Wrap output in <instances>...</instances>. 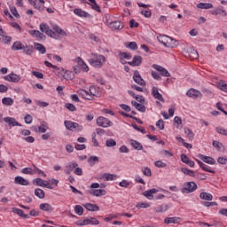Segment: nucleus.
Here are the masks:
<instances>
[{
    "instance_id": "nucleus-5",
    "label": "nucleus",
    "mask_w": 227,
    "mask_h": 227,
    "mask_svg": "<svg viewBox=\"0 0 227 227\" xmlns=\"http://www.w3.org/2000/svg\"><path fill=\"white\" fill-rule=\"evenodd\" d=\"M96 123L98 127H102L103 129H107L108 127H113V121H111L109 119L99 116L96 120Z\"/></svg>"
},
{
    "instance_id": "nucleus-46",
    "label": "nucleus",
    "mask_w": 227,
    "mask_h": 227,
    "mask_svg": "<svg viewBox=\"0 0 227 227\" xmlns=\"http://www.w3.org/2000/svg\"><path fill=\"white\" fill-rule=\"evenodd\" d=\"M168 38H169V36L168 35H159L157 37V40L160 42V43H162V45L166 46V43H168Z\"/></svg>"
},
{
    "instance_id": "nucleus-53",
    "label": "nucleus",
    "mask_w": 227,
    "mask_h": 227,
    "mask_svg": "<svg viewBox=\"0 0 227 227\" xmlns=\"http://www.w3.org/2000/svg\"><path fill=\"white\" fill-rule=\"evenodd\" d=\"M215 130L217 134H221V136H227V129L223 127H216Z\"/></svg>"
},
{
    "instance_id": "nucleus-47",
    "label": "nucleus",
    "mask_w": 227,
    "mask_h": 227,
    "mask_svg": "<svg viewBox=\"0 0 227 227\" xmlns=\"http://www.w3.org/2000/svg\"><path fill=\"white\" fill-rule=\"evenodd\" d=\"M2 104H4V106H13V98H4L2 99Z\"/></svg>"
},
{
    "instance_id": "nucleus-50",
    "label": "nucleus",
    "mask_w": 227,
    "mask_h": 227,
    "mask_svg": "<svg viewBox=\"0 0 227 227\" xmlns=\"http://www.w3.org/2000/svg\"><path fill=\"white\" fill-rule=\"evenodd\" d=\"M126 47L131 51H137V43L136 42L127 43Z\"/></svg>"
},
{
    "instance_id": "nucleus-4",
    "label": "nucleus",
    "mask_w": 227,
    "mask_h": 227,
    "mask_svg": "<svg viewBox=\"0 0 227 227\" xmlns=\"http://www.w3.org/2000/svg\"><path fill=\"white\" fill-rule=\"evenodd\" d=\"M39 29L41 31V33H45V35H47V36H50L51 38H55V40H58V37L56 33L54 31H52V29H51V27H49V25H47L46 23H41L39 26Z\"/></svg>"
},
{
    "instance_id": "nucleus-29",
    "label": "nucleus",
    "mask_w": 227,
    "mask_h": 227,
    "mask_svg": "<svg viewBox=\"0 0 227 227\" xmlns=\"http://www.w3.org/2000/svg\"><path fill=\"white\" fill-rule=\"evenodd\" d=\"M40 210H43V212H52L54 208L49 203H43L39 206Z\"/></svg>"
},
{
    "instance_id": "nucleus-57",
    "label": "nucleus",
    "mask_w": 227,
    "mask_h": 227,
    "mask_svg": "<svg viewBox=\"0 0 227 227\" xmlns=\"http://www.w3.org/2000/svg\"><path fill=\"white\" fill-rule=\"evenodd\" d=\"M11 12L16 19H20V14L17 12V8L14 6L10 7Z\"/></svg>"
},
{
    "instance_id": "nucleus-19",
    "label": "nucleus",
    "mask_w": 227,
    "mask_h": 227,
    "mask_svg": "<svg viewBox=\"0 0 227 227\" xmlns=\"http://www.w3.org/2000/svg\"><path fill=\"white\" fill-rule=\"evenodd\" d=\"M28 33L32 36H35V38H37V40H45L46 38L44 34L40 32L39 30H29Z\"/></svg>"
},
{
    "instance_id": "nucleus-21",
    "label": "nucleus",
    "mask_w": 227,
    "mask_h": 227,
    "mask_svg": "<svg viewBox=\"0 0 227 227\" xmlns=\"http://www.w3.org/2000/svg\"><path fill=\"white\" fill-rule=\"evenodd\" d=\"M157 192H159V190L153 188L151 190L144 192L143 196L147 198V200H153V194H157Z\"/></svg>"
},
{
    "instance_id": "nucleus-30",
    "label": "nucleus",
    "mask_w": 227,
    "mask_h": 227,
    "mask_svg": "<svg viewBox=\"0 0 227 227\" xmlns=\"http://www.w3.org/2000/svg\"><path fill=\"white\" fill-rule=\"evenodd\" d=\"M63 79L68 81L69 79H75V74L72 71L65 70L64 74H62Z\"/></svg>"
},
{
    "instance_id": "nucleus-41",
    "label": "nucleus",
    "mask_w": 227,
    "mask_h": 227,
    "mask_svg": "<svg viewBox=\"0 0 227 227\" xmlns=\"http://www.w3.org/2000/svg\"><path fill=\"white\" fill-rule=\"evenodd\" d=\"M184 134L186 135V137L189 139V141H192L194 139V133L191 129H184Z\"/></svg>"
},
{
    "instance_id": "nucleus-54",
    "label": "nucleus",
    "mask_w": 227,
    "mask_h": 227,
    "mask_svg": "<svg viewBox=\"0 0 227 227\" xmlns=\"http://www.w3.org/2000/svg\"><path fill=\"white\" fill-rule=\"evenodd\" d=\"M106 145L108 148H113V146H116V141L114 139L110 138V139L106 140Z\"/></svg>"
},
{
    "instance_id": "nucleus-55",
    "label": "nucleus",
    "mask_w": 227,
    "mask_h": 227,
    "mask_svg": "<svg viewBox=\"0 0 227 227\" xmlns=\"http://www.w3.org/2000/svg\"><path fill=\"white\" fill-rule=\"evenodd\" d=\"M149 207H150V203L148 202H139L136 206L137 208H149Z\"/></svg>"
},
{
    "instance_id": "nucleus-15",
    "label": "nucleus",
    "mask_w": 227,
    "mask_h": 227,
    "mask_svg": "<svg viewBox=\"0 0 227 227\" xmlns=\"http://www.w3.org/2000/svg\"><path fill=\"white\" fill-rule=\"evenodd\" d=\"M143 63V57L136 55L131 62H128L130 67H139Z\"/></svg>"
},
{
    "instance_id": "nucleus-60",
    "label": "nucleus",
    "mask_w": 227,
    "mask_h": 227,
    "mask_svg": "<svg viewBox=\"0 0 227 227\" xmlns=\"http://www.w3.org/2000/svg\"><path fill=\"white\" fill-rule=\"evenodd\" d=\"M35 184L36 185H38L39 187H43L44 184H45V181H43V179L42 178H35L34 180Z\"/></svg>"
},
{
    "instance_id": "nucleus-48",
    "label": "nucleus",
    "mask_w": 227,
    "mask_h": 227,
    "mask_svg": "<svg viewBox=\"0 0 227 227\" xmlns=\"http://www.w3.org/2000/svg\"><path fill=\"white\" fill-rule=\"evenodd\" d=\"M181 171H182V173H184V175H188V176H196V173H194V171L193 170H189V169H187V168H181Z\"/></svg>"
},
{
    "instance_id": "nucleus-33",
    "label": "nucleus",
    "mask_w": 227,
    "mask_h": 227,
    "mask_svg": "<svg viewBox=\"0 0 227 227\" xmlns=\"http://www.w3.org/2000/svg\"><path fill=\"white\" fill-rule=\"evenodd\" d=\"M165 47H168L170 49H173V48L176 47V40L168 36V38L167 39V43L165 44Z\"/></svg>"
},
{
    "instance_id": "nucleus-26",
    "label": "nucleus",
    "mask_w": 227,
    "mask_h": 227,
    "mask_svg": "<svg viewBox=\"0 0 227 227\" xmlns=\"http://www.w3.org/2000/svg\"><path fill=\"white\" fill-rule=\"evenodd\" d=\"M12 210L13 214H17V215H20V217H23V219H29V215L24 214V211L22 209L12 207Z\"/></svg>"
},
{
    "instance_id": "nucleus-61",
    "label": "nucleus",
    "mask_w": 227,
    "mask_h": 227,
    "mask_svg": "<svg viewBox=\"0 0 227 227\" xmlns=\"http://www.w3.org/2000/svg\"><path fill=\"white\" fill-rule=\"evenodd\" d=\"M201 205L203 207H217V202H208V201H201Z\"/></svg>"
},
{
    "instance_id": "nucleus-43",
    "label": "nucleus",
    "mask_w": 227,
    "mask_h": 227,
    "mask_svg": "<svg viewBox=\"0 0 227 227\" xmlns=\"http://www.w3.org/2000/svg\"><path fill=\"white\" fill-rule=\"evenodd\" d=\"M53 74H55V75H62L63 74H65V68L63 67H58V66L53 67Z\"/></svg>"
},
{
    "instance_id": "nucleus-13",
    "label": "nucleus",
    "mask_w": 227,
    "mask_h": 227,
    "mask_svg": "<svg viewBox=\"0 0 227 227\" xmlns=\"http://www.w3.org/2000/svg\"><path fill=\"white\" fill-rule=\"evenodd\" d=\"M165 224H179V223H182L181 217H167L164 219Z\"/></svg>"
},
{
    "instance_id": "nucleus-10",
    "label": "nucleus",
    "mask_w": 227,
    "mask_h": 227,
    "mask_svg": "<svg viewBox=\"0 0 227 227\" xmlns=\"http://www.w3.org/2000/svg\"><path fill=\"white\" fill-rule=\"evenodd\" d=\"M88 224L97 225L100 224V222L95 217L86 218L80 223V226H86Z\"/></svg>"
},
{
    "instance_id": "nucleus-25",
    "label": "nucleus",
    "mask_w": 227,
    "mask_h": 227,
    "mask_svg": "<svg viewBox=\"0 0 227 227\" xmlns=\"http://www.w3.org/2000/svg\"><path fill=\"white\" fill-rule=\"evenodd\" d=\"M90 194H91L92 196L100 197L106 196V194H107V192H106V190L103 189L90 190Z\"/></svg>"
},
{
    "instance_id": "nucleus-12",
    "label": "nucleus",
    "mask_w": 227,
    "mask_h": 227,
    "mask_svg": "<svg viewBox=\"0 0 227 227\" xmlns=\"http://www.w3.org/2000/svg\"><path fill=\"white\" fill-rule=\"evenodd\" d=\"M145 103H138L137 101H131V105L137 111H139L140 113H146V106L144 105Z\"/></svg>"
},
{
    "instance_id": "nucleus-7",
    "label": "nucleus",
    "mask_w": 227,
    "mask_h": 227,
    "mask_svg": "<svg viewBox=\"0 0 227 227\" xmlns=\"http://www.w3.org/2000/svg\"><path fill=\"white\" fill-rule=\"evenodd\" d=\"M4 81H8L9 82H20V75L17 74L11 73L8 75L4 77Z\"/></svg>"
},
{
    "instance_id": "nucleus-62",
    "label": "nucleus",
    "mask_w": 227,
    "mask_h": 227,
    "mask_svg": "<svg viewBox=\"0 0 227 227\" xmlns=\"http://www.w3.org/2000/svg\"><path fill=\"white\" fill-rule=\"evenodd\" d=\"M154 166H156V168H166L168 164L164 163L162 160H157L154 162Z\"/></svg>"
},
{
    "instance_id": "nucleus-22",
    "label": "nucleus",
    "mask_w": 227,
    "mask_h": 227,
    "mask_svg": "<svg viewBox=\"0 0 227 227\" xmlns=\"http://www.w3.org/2000/svg\"><path fill=\"white\" fill-rule=\"evenodd\" d=\"M14 184H16L17 185H29V181H27V179H25L22 176H16L14 178Z\"/></svg>"
},
{
    "instance_id": "nucleus-42",
    "label": "nucleus",
    "mask_w": 227,
    "mask_h": 227,
    "mask_svg": "<svg viewBox=\"0 0 227 227\" xmlns=\"http://www.w3.org/2000/svg\"><path fill=\"white\" fill-rule=\"evenodd\" d=\"M98 160H99L97 156H90L87 160V162L90 164V167H93V166H95V164H98Z\"/></svg>"
},
{
    "instance_id": "nucleus-36",
    "label": "nucleus",
    "mask_w": 227,
    "mask_h": 227,
    "mask_svg": "<svg viewBox=\"0 0 227 227\" xmlns=\"http://www.w3.org/2000/svg\"><path fill=\"white\" fill-rule=\"evenodd\" d=\"M77 63L80 66L81 70H82L83 72H88V70H90V68L88 67V65H86V63L82 61V59L78 58Z\"/></svg>"
},
{
    "instance_id": "nucleus-31",
    "label": "nucleus",
    "mask_w": 227,
    "mask_h": 227,
    "mask_svg": "<svg viewBox=\"0 0 227 227\" xmlns=\"http://www.w3.org/2000/svg\"><path fill=\"white\" fill-rule=\"evenodd\" d=\"M34 45L35 51H38V52H40L41 54H45V52H47V49H45V46H43V44L40 43H35Z\"/></svg>"
},
{
    "instance_id": "nucleus-34",
    "label": "nucleus",
    "mask_w": 227,
    "mask_h": 227,
    "mask_svg": "<svg viewBox=\"0 0 227 227\" xmlns=\"http://www.w3.org/2000/svg\"><path fill=\"white\" fill-rule=\"evenodd\" d=\"M196 161L198 162L200 168H201V169H203V171H207V173H213V174L215 173V171L207 168V165L205 163H203L201 160H196Z\"/></svg>"
},
{
    "instance_id": "nucleus-64",
    "label": "nucleus",
    "mask_w": 227,
    "mask_h": 227,
    "mask_svg": "<svg viewBox=\"0 0 227 227\" xmlns=\"http://www.w3.org/2000/svg\"><path fill=\"white\" fill-rule=\"evenodd\" d=\"M120 187H124L125 189H127V187H129V185H130V182L127 181V180H122L119 183Z\"/></svg>"
},
{
    "instance_id": "nucleus-32",
    "label": "nucleus",
    "mask_w": 227,
    "mask_h": 227,
    "mask_svg": "<svg viewBox=\"0 0 227 227\" xmlns=\"http://www.w3.org/2000/svg\"><path fill=\"white\" fill-rule=\"evenodd\" d=\"M197 8H199L200 10H210L212 8H214V4H210V3H200L197 4Z\"/></svg>"
},
{
    "instance_id": "nucleus-14",
    "label": "nucleus",
    "mask_w": 227,
    "mask_h": 227,
    "mask_svg": "<svg viewBox=\"0 0 227 227\" xmlns=\"http://www.w3.org/2000/svg\"><path fill=\"white\" fill-rule=\"evenodd\" d=\"M77 93H78V95L82 97V98H84L85 100H93V95H91L90 92H88V90L80 89L77 91Z\"/></svg>"
},
{
    "instance_id": "nucleus-2",
    "label": "nucleus",
    "mask_w": 227,
    "mask_h": 227,
    "mask_svg": "<svg viewBox=\"0 0 227 227\" xmlns=\"http://www.w3.org/2000/svg\"><path fill=\"white\" fill-rule=\"evenodd\" d=\"M196 189H198V184L194 182H186L184 184L181 192L182 194H191V192H194Z\"/></svg>"
},
{
    "instance_id": "nucleus-39",
    "label": "nucleus",
    "mask_w": 227,
    "mask_h": 227,
    "mask_svg": "<svg viewBox=\"0 0 227 227\" xmlns=\"http://www.w3.org/2000/svg\"><path fill=\"white\" fill-rule=\"evenodd\" d=\"M35 195L40 200H43V198H45V192L40 188H36L35 190Z\"/></svg>"
},
{
    "instance_id": "nucleus-35",
    "label": "nucleus",
    "mask_w": 227,
    "mask_h": 227,
    "mask_svg": "<svg viewBox=\"0 0 227 227\" xmlns=\"http://www.w3.org/2000/svg\"><path fill=\"white\" fill-rule=\"evenodd\" d=\"M22 49H24V45L20 41L14 42L12 46V51H22Z\"/></svg>"
},
{
    "instance_id": "nucleus-51",
    "label": "nucleus",
    "mask_w": 227,
    "mask_h": 227,
    "mask_svg": "<svg viewBox=\"0 0 227 227\" xmlns=\"http://www.w3.org/2000/svg\"><path fill=\"white\" fill-rule=\"evenodd\" d=\"M66 109H67L68 111H71V113H74L75 111H77V108L75 107V106H74V104L72 103H67L65 105Z\"/></svg>"
},
{
    "instance_id": "nucleus-17",
    "label": "nucleus",
    "mask_w": 227,
    "mask_h": 227,
    "mask_svg": "<svg viewBox=\"0 0 227 227\" xmlns=\"http://www.w3.org/2000/svg\"><path fill=\"white\" fill-rule=\"evenodd\" d=\"M152 95L156 98V100H160V102H165L162 94L159 92V89L157 87H153Z\"/></svg>"
},
{
    "instance_id": "nucleus-1",
    "label": "nucleus",
    "mask_w": 227,
    "mask_h": 227,
    "mask_svg": "<svg viewBox=\"0 0 227 227\" xmlns=\"http://www.w3.org/2000/svg\"><path fill=\"white\" fill-rule=\"evenodd\" d=\"M106 62V57L104 55H98L97 53H91V58L89 59V63L95 68H102Z\"/></svg>"
},
{
    "instance_id": "nucleus-27",
    "label": "nucleus",
    "mask_w": 227,
    "mask_h": 227,
    "mask_svg": "<svg viewBox=\"0 0 227 227\" xmlns=\"http://www.w3.org/2000/svg\"><path fill=\"white\" fill-rule=\"evenodd\" d=\"M74 15H77L78 17H83L84 19L90 17V14L88 12L79 8L74 9Z\"/></svg>"
},
{
    "instance_id": "nucleus-23",
    "label": "nucleus",
    "mask_w": 227,
    "mask_h": 227,
    "mask_svg": "<svg viewBox=\"0 0 227 227\" xmlns=\"http://www.w3.org/2000/svg\"><path fill=\"white\" fill-rule=\"evenodd\" d=\"M200 160H203V162H206V164H215V160L210 156H206L203 154H200Z\"/></svg>"
},
{
    "instance_id": "nucleus-37",
    "label": "nucleus",
    "mask_w": 227,
    "mask_h": 227,
    "mask_svg": "<svg viewBox=\"0 0 227 227\" xmlns=\"http://www.w3.org/2000/svg\"><path fill=\"white\" fill-rule=\"evenodd\" d=\"M111 29H123V25H121V21H113L110 23Z\"/></svg>"
},
{
    "instance_id": "nucleus-52",
    "label": "nucleus",
    "mask_w": 227,
    "mask_h": 227,
    "mask_svg": "<svg viewBox=\"0 0 227 227\" xmlns=\"http://www.w3.org/2000/svg\"><path fill=\"white\" fill-rule=\"evenodd\" d=\"M213 146H214V148H216V150H218V152H221L223 145V143L214 140Z\"/></svg>"
},
{
    "instance_id": "nucleus-63",
    "label": "nucleus",
    "mask_w": 227,
    "mask_h": 227,
    "mask_svg": "<svg viewBox=\"0 0 227 227\" xmlns=\"http://www.w3.org/2000/svg\"><path fill=\"white\" fill-rule=\"evenodd\" d=\"M155 212H157L158 214H163L164 212H166V209L164 207V205L159 206L157 207L154 208Z\"/></svg>"
},
{
    "instance_id": "nucleus-3",
    "label": "nucleus",
    "mask_w": 227,
    "mask_h": 227,
    "mask_svg": "<svg viewBox=\"0 0 227 227\" xmlns=\"http://www.w3.org/2000/svg\"><path fill=\"white\" fill-rule=\"evenodd\" d=\"M64 125L66 129H67V130H71L73 132L74 131L81 132L84 129L82 125H80L79 123L74 122L72 121H65Z\"/></svg>"
},
{
    "instance_id": "nucleus-6",
    "label": "nucleus",
    "mask_w": 227,
    "mask_h": 227,
    "mask_svg": "<svg viewBox=\"0 0 227 227\" xmlns=\"http://www.w3.org/2000/svg\"><path fill=\"white\" fill-rule=\"evenodd\" d=\"M133 81L139 86H146V82H145L144 79H142L139 71H134Z\"/></svg>"
},
{
    "instance_id": "nucleus-40",
    "label": "nucleus",
    "mask_w": 227,
    "mask_h": 227,
    "mask_svg": "<svg viewBox=\"0 0 227 227\" xmlns=\"http://www.w3.org/2000/svg\"><path fill=\"white\" fill-rule=\"evenodd\" d=\"M130 145L131 146H133L135 150H138V151L143 150V145H141V143L136 140H131Z\"/></svg>"
},
{
    "instance_id": "nucleus-8",
    "label": "nucleus",
    "mask_w": 227,
    "mask_h": 227,
    "mask_svg": "<svg viewBox=\"0 0 227 227\" xmlns=\"http://www.w3.org/2000/svg\"><path fill=\"white\" fill-rule=\"evenodd\" d=\"M153 68H154V70H157V72H160V75H162L163 77H171V74H169L166 68L157 64H153Z\"/></svg>"
},
{
    "instance_id": "nucleus-20",
    "label": "nucleus",
    "mask_w": 227,
    "mask_h": 227,
    "mask_svg": "<svg viewBox=\"0 0 227 227\" xmlns=\"http://www.w3.org/2000/svg\"><path fill=\"white\" fill-rule=\"evenodd\" d=\"M83 207L89 212H98V210H100V207L97 204L86 203L83 205Z\"/></svg>"
},
{
    "instance_id": "nucleus-49",
    "label": "nucleus",
    "mask_w": 227,
    "mask_h": 227,
    "mask_svg": "<svg viewBox=\"0 0 227 227\" xmlns=\"http://www.w3.org/2000/svg\"><path fill=\"white\" fill-rule=\"evenodd\" d=\"M74 212L77 215H82V214H84V208L81 205H76L74 207Z\"/></svg>"
},
{
    "instance_id": "nucleus-18",
    "label": "nucleus",
    "mask_w": 227,
    "mask_h": 227,
    "mask_svg": "<svg viewBox=\"0 0 227 227\" xmlns=\"http://www.w3.org/2000/svg\"><path fill=\"white\" fill-rule=\"evenodd\" d=\"M211 15H221L222 17H226L227 12L226 10H224V7L221 6L211 11Z\"/></svg>"
},
{
    "instance_id": "nucleus-45",
    "label": "nucleus",
    "mask_w": 227,
    "mask_h": 227,
    "mask_svg": "<svg viewBox=\"0 0 227 227\" xmlns=\"http://www.w3.org/2000/svg\"><path fill=\"white\" fill-rule=\"evenodd\" d=\"M21 173H23V175H35V168H24Z\"/></svg>"
},
{
    "instance_id": "nucleus-58",
    "label": "nucleus",
    "mask_w": 227,
    "mask_h": 227,
    "mask_svg": "<svg viewBox=\"0 0 227 227\" xmlns=\"http://www.w3.org/2000/svg\"><path fill=\"white\" fill-rule=\"evenodd\" d=\"M142 173L145 176H152V169H150L148 167L142 168Z\"/></svg>"
},
{
    "instance_id": "nucleus-44",
    "label": "nucleus",
    "mask_w": 227,
    "mask_h": 227,
    "mask_svg": "<svg viewBox=\"0 0 227 227\" xmlns=\"http://www.w3.org/2000/svg\"><path fill=\"white\" fill-rule=\"evenodd\" d=\"M189 58H190V59H198V58H200V54H198V51L193 50V49L190 50Z\"/></svg>"
},
{
    "instance_id": "nucleus-38",
    "label": "nucleus",
    "mask_w": 227,
    "mask_h": 227,
    "mask_svg": "<svg viewBox=\"0 0 227 227\" xmlns=\"http://www.w3.org/2000/svg\"><path fill=\"white\" fill-rule=\"evenodd\" d=\"M24 54H27V56H31V54H33V52H35V49L33 48V46H23L22 48Z\"/></svg>"
},
{
    "instance_id": "nucleus-59",
    "label": "nucleus",
    "mask_w": 227,
    "mask_h": 227,
    "mask_svg": "<svg viewBox=\"0 0 227 227\" xmlns=\"http://www.w3.org/2000/svg\"><path fill=\"white\" fill-rule=\"evenodd\" d=\"M156 127L157 129H159L160 130H164V121L162 119H160L157 122H156Z\"/></svg>"
},
{
    "instance_id": "nucleus-56",
    "label": "nucleus",
    "mask_w": 227,
    "mask_h": 227,
    "mask_svg": "<svg viewBox=\"0 0 227 227\" xmlns=\"http://www.w3.org/2000/svg\"><path fill=\"white\" fill-rule=\"evenodd\" d=\"M34 173H38L39 175H41V176H43V178H45L47 176V175L45 174V172H43L42 169L36 168V166L34 165Z\"/></svg>"
},
{
    "instance_id": "nucleus-28",
    "label": "nucleus",
    "mask_w": 227,
    "mask_h": 227,
    "mask_svg": "<svg viewBox=\"0 0 227 227\" xmlns=\"http://www.w3.org/2000/svg\"><path fill=\"white\" fill-rule=\"evenodd\" d=\"M200 200H205L206 201H212L214 200V196L209 192H202L200 194Z\"/></svg>"
},
{
    "instance_id": "nucleus-24",
    "label": "nucleus",
    "mask_w": 227,
    "mask_h": 227,
    "mask_svg": "<svg viewBox=\"0 0 227 227\" xmlns=\"http://www.w3.org/2000/svg\"><path fill=\"white\" fill-rule=\"evenodd\" d=\"M53 31H55L57 33V35H59L60 36H67V34L66 33L65 30H63V28L59 27V26L54 24L51 26Z\"/></svg>"
},
{
    "instance_id": "nucleus-16",
    "label": "nucleus",
    "mask_w": 227,
    "mask_h": 227,
    "mask_svg": "<svg viewBox=\"0 0 227 227\" xmlns=\"http://www.w3.org/2000/svg\"><path fill=\"white\" fill-rule=\"evenodd\" d=\"M187 97H190L191 98H201V92L198 90L191 89L186 93Z\"/></svg>"
},
{
    "instance_id": "nucleus-11",
    "label": "nucleus",
    "mask_w": 227,
    "mask_h": 227,
    "mask_svg": "<svg viewBox=\"0 0 227 227\" xmlns=\"http://www.w3.org/2000/svg\"><path fill=\"white\" fill-rule=\"evenodd\" d=\"M4 121L8 123L11 127H22V125L12 117H5L4 118Z\"/></svg>"
},
{
    "instance_id": "nucleus-9",
    "label": "nucleus",
    "mask_w": 227,
    "mask_h": 227,
    "mask_svg": "<svg viewBox=\"0 0 227 227\" xmlns=\"http://www.w3.org/2000/svg\"><path fill=\"white\" fill-rule=\"evenodd\" d=\"M100 180H104V182H113V180H116L118 178V176L115 174H109V173H105L100 176Z\"/></svg>"
}]
</instances>
